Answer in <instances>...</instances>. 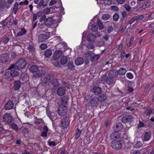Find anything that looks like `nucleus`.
<instances>
[{
  "label": "nucleus",
  "instance_id": "obj_57",
  "mask_svg": "<svg viewBox=\"0 0 154 154\" xmlns=\"http://www.w3.org/2000/svg\"><path fill=\"white\" fill-rule=\"evenodd\" d=\"M40 48L42 50H44L47 48V46L46 44H42L40 45Z\"/></svg>",
  "mask_w": 154,
  "mask_h": 154
},
{
  "label": "nucleus",
  "instance_id": "obj_15",
  "mask_svg": "<svg viewBox=\"0 0 154 154\" xmlns=\"http://www.w3.org/2000/svg\"><path fill=\"white\" fill-rule=\"evenodd\" d=\"M123 128L122 124L121 123H119L115 125L113 129L116 131L119 132L121 131L122 129Z\"/></svg>",
  "mask_w": 154,
  "mask_h": 154
},
{
  "label": "nucleus",
  "instance_id": "obj_10",
  "mask_svg": "<svg viewBox=\"0 0 154 154\" xmlns=\"http://www.w3.org/2000/svg\"><path fill=\"white\" fill-rule=\"evenodd\" d=\"M91 91L94 93L95 95H98L101 93L102 89L99 86H95L93 87L91 89Z\"/></svg>",
  "mask_w": 154,
  "mask_h": 154
},
{
  "label": "nucleus",
  "instance_id": "obj_47",
  "mask_svg": "<svg viewBox=\"0 0 154 154\" xmlns=\"http://www.w3.org/2000/svg\"><path fill=\"white\" fill-rule=\"evenodd\" d=\"M124 6L125 8V10L128 12H130L131 10V7L128 4H125L124 5Z\"/></svg>",
  "mask_w": 154,
  "mask_h": 154
},
{
  "label": "nucleus",
  "instance_id": "obj_53",
  "mask_svg": "<svg viewBox=\"0 0 154 154\" xmlns=\"http://www.w3.org/2000/svg\"><path fill=\"white\" fill-rule=\"evenodd\" d=\"M143 145L142 142L139 141L134 145L135 148H138L140 147Z\"/></svg>",
  "mask_w": 154,
  "mask_h": 154
},
{
  "label": "nucleus",
  "instance_id": "obj_13",
  "mask_svg": "<svg viewBox=\"0 0 154 154\" xmlns=\"http://www.w3.org/2000/svg\"><path fill=\"white\" fill-rule=\"evenodd\" d=\"M69 99V97L67 96H65L63 97H61L60 100L58 102V104L60 105H64L67 103Z\"/></svg>",
  "mask_w": 154,
  "mask_h": 154
},
{
  "label": "nucleus",
  "instance_id": "obj_56",
  "mask_svg": "<svg viewBox=\"0 0 154 154\" xmlns=\"http://www.w3.org/2000/svg\"><path fill=\"white\" fill-rule=\"evenodd\" d=\"M28 49L31 52H34L35 51V47L32 45H29Z\"/></svg>",
  "mask_w": 154,
  "mask_h": 154
},
{
  "label": "nucleus",
  "instance_id": "obj_38",
  "mask_svg": "<svg viewBox=\"0 0 154 154\" xmlns=\"http://www.w3.org/2000/svg\"><path fill=\"white\" fill-rule=\"evenodd\" d=\"M67 69L70 70H72L75 67V66L72 62H69L67 65Z\"/></svg>",
  "mask_w": 154,
  "mask_h": 154
},
{
  "label": "nucleus",
  "instance_id": "obj_58",
  "mask_svg": "<svg viewBox=\"0 0 154 154\" xmlns=\"http://www.w3.org/2000/svg\"><path fill=\"white\" fill-rule=\"evenodd\" d=\"M50 11V9L49 8H46L43 9V12L45 14H48Z\"/></svg>",
  "mask_w": 154,
  "mask_h": 154
},
{
  "label": "nucleus",
  "instance_id": "obj_6",
  "mask_svg": "<svg viewBox=\"0 0 154 154\" xmlns=\"http://www.w3.org/2000/svg\"><path fill=\"white\" fill-rule=\"evenodd\" d=\"M90 104L93 107H96L98 105L100 99L99 97L94 96L91 98Z\"/></svg>",
  "mask_w": 154,
  "mask_h": 154
},
{
  "label": "nucleus",
  "instance_id": "obj_36",
  "mask_svg": "<svg viewBox=\"0 0 154 154\" xmlns=\"http://www.w3.org/2000/svg\"><path fill=\"white\" fill-rule=\"evenodd\" d=\"M91 42L88 41L87 43H86V46L89 49H93L94 48L93 44Z\"/></svg>",
  "mask_w": 154,
  "mask_h": 154
},
{
  "label": "nucleus",
  "instance_id": "obj_32",
  "mask_svg": "<svg viewBox=\"0 0 154 154\" xmlns=\"http://www.w3.org/2000/svg\"><path fill=\"white\" fill-rule=\"evenodd\" d=\"M38 70V67L35 65H33L29 68V71L32 73L36 72Z\"/></svg>",
  "mask_w": 154,
  "mask_h": 154
},
{
  "label": "nucleus",
  "instance_id": "obj_63",
  "mask_svg": "<svg viewBox=\"0 0 154 154\" xmlns=\"http://www.w3.org/2000/svg\"><path fill=\"white\" fill-rule=\"evenodd\" d=\"M111 8L113 10L115 11H117L119 9L116 6H112L111 7Z\"/></svg>",
  "mask_w": 154,
  "mask_h": 154
},
{
  "label": "nucleus",
  "instance_id": "obj_62",
  "mask_svg": "<svg viewBox=\"0 0 154 154\" xmlns=\"http://www.w3.org/2000/svg\"><path fill=\"white\" fill-rule=\"evenodd\" d=\"M152 111L151 110L148 109L145 111V114L146 115L148 116L150 115Z\"/></svg>",
  "mask_w": 154,
  "mask_h": 154
},
{
  "label": "nucleus",
  "instance_id": "obj_12",
  "mask_svg": "<svg viewBox=\"0 0 154 154\" xmlns=\"http://www.w3.org/2000/svg\"><path fill=\"white\" fill-rule=\"evenodd\" d=\"M66 91V90L64 87H60L57 89V93L59 96H62L65 94Z\"/></svg>",
  "mask_w": 154,
  "mask_h": 154
},
{
  "label": "nucleus",
  "instance_id": "obj_35",
  "mask_svg": "<svg viewBox=\"0 0 154 154\" xmlns=\"http://www.w3.org/2000/svg\"><path fill=\"white\" fill-rule=\"evenodd\" d=\"M52 51L48 49L46 50L44 52V55L47 57H50L52 55Z\"/></svg>",
  "mask_w": 154,
  "mask_h": 154
},
{
  "label": "nucleus",
  "instance_id": "obj_20",
  "mask_svg": "<svg viewBox=\"0 0 154 154\" xmlns=\"http://www.w3.org/2000/svg\"><path fill=\"white\" fill-rule=\"evenodd\" d=\"M89 27L93 32H96L98 30V25L97 23H95L91 25L89 24Z\"/></svg>",
  "mask_w": 154,
  "mask_h": 154
},
{
  "label": "nucleus",
  "instance_id": "obj_30",
  "mask_svg": "<svg viewBox=\"0 0 154 154\" xmlns=\"http://www.w3.org/2000/svg\"><path fill=\"white\" fill-rule=\"evenodd\" d=\"M26 32V31L24 28H22L21 31L17 33L16 35V37H21L24 35Z\"/></svg>",
  "mask_w": 154,
  "mask_h": 154
},
{
  "label": "nucleus",
  "instance_id": "obj_1",
  "mask_svg": "<svg viewBox=\"0 0 154 154\" xmlns=\"http://www.w3.org/2000/svg\"><path fill=\"white\" fill-rule=\"evenodd\" d=\"M8 69L10 70V72H6L5 75V78L7 80L10 81L13 79V77L18 76L19 72L16 71L14 64H11Z\"/></svg>",
  "mask_w": 154,
  "mask_h": 154
},
{
  "label": "nucleus",
  "instance_id": "obj_23",
  "mask_svg": "<svg viewBox=\"0 0 154 154\" xmlns=\"http://www.w3.org/2000/svg\"><path fill=\"white\" fill-rule=\"evenodd\" d=\"M21 83L20 81H15L14 82L13 88L15 90H18L21 86Z\"/></svg>",
  "mask_w": 154,
  "mask_h": 154
},
{
  "label": "nucleus",
  "instance_id": "obj_41",
  "mask_svg": "<svg viewBox=\"0 0 154 154\" xmlns=\"http://www.w3.org/2000/svg\"><path fill=\"white\" fill-rule=\"evenodd\" d=\"M82 131L80 130L79 128H77L75 133V138L76 139H77L79 137Z\"/></svg>",
  "mask_w": 154,
  "mask_h": 154
},
{
  "label": "nucleus",
  "instance_id": "obj_46",
  "mask_svg": "<svg viewBox=\"0 0 154 154\" xmlns=\"http://www.w3.org/2000/svg\"><path fill=\"white\" fill-rule=\"evenodd\" d=\"M35 119H36L34 123L36 124H40L43 123V120L42 119H37V117H35Z\"/></svg>",
  "mask_w": 154,
  "mask_h": 154
},
{
  "label": "nucleus",
  "instance_id": "obj_48",
  "mask_svg": "<svg viewBox=\"0 0 154 154\" xmlns=\"http://www.w3.org/2000/svg\"><path fill=\"white\" fill-rule=\"evenodd\" d=\"M6 2L4 1H0V8L3 9L5 7Z\"/></svg>",
  "mask_w": 154,
  "mask_h": 154
},
{
  "label": "nucleus",
  "instance_id": "obj_24",
  "mask_svg": "<svg viewBox=\"0 0 154 154\" xmlns=\"http://www.w3.org/2000/svg\"><path fill=\"white\" fill-rule=\"evenodd\" d=\"M84 62V59L82 57H79L75 60V63L76 65H81L83 64Z\"/></svg>",
  "mask_w": 154,
  "mask_h": 154
},
{
  "label": "nucleus",
  "instance_id": "obj_42",
  "mask_svg": "<svg viewBox=\"0 0 154 154\" xmlns=\"http://www.w3.org/2000/svg\"><path fill=\"white\" fill-rule=\"evenodd\" d=\"M19 130L24 134H26L28 132V128L22 126L19 128Z\"/></svg>",
  "mask_w": 154,
  "mask_h": 154
},
{
  "label": "nucleus",
  "instance_id": "obj_45",
  "mask_svg": "<svg viewBox=\"0 0 154 154\" xmlns=\"http://www.w3.org/2000/svg\"><path fill=\"white\" fill-rule=\"evenodd\" d=\"M100 102H102L106 100V95L103 94L100 96Z\"/></svg>",
  "mask_w": 154,
  "mask_h": 154
},
{
  "label": "nucleus",
  "instance_id": "obj_8",
  "mask_svg": "<svg viewBox=\"0 0 154 154\" xmlns=\"http://www.w3.org/2000/svg\"><path fill=\"white\" fill-rule=\"evenodd\" d=\"M61 125L64 128H67L69 125V121L67 117L63 118L60 121Z\"/></svg>",
  "mask_w": 154,
  "mask_h": 154
},
{
  "label": "nucleus",
  "instance_id": "obj_33",
  "mask_svg": "<svg viewBox=\"0 0 154 154\" xmlns=\"http://www.w3.org/2000/svg\"><path fill=\"white\" fill-rule=\"evenodd\" d=\"M67 62L68 59L66 56H63L61 57L60 63L62 65L66 64Z\"/></svg>",
  "mask_w": 154,
  "mask_h": 154
},
{
  "label": "nucleus",
  "instance_id": "obj_21",
  "mask_svg": "<svg viewBox=\"0 0 154 154\" xmlns=\"http://www.w3.org/2000/svg\"><path fill=\"white\" fill-rule=\"evenodd\" d=\"M48 131V128L45 125L43 128L42 132L41 134V136L43 137H46L47 136V133Z\"/></svg>",
  "mask_w": 154,
  "mask_h": 154
},
{
  "label": "nucleus",
  "instance_id": "obj_29",
  "mask_svg": "<svg viewBox=\"0 0 154 154\" xmlns=\"http://www.w3.org/2000/svg\"><path fill=\"white\" fill-rule=\"evenodd\" d=\"M100 58L99 55H94L91 56L90 57V60L92 62H95L97 61Z\"/></svg>",
  "mask_w": 154,
  "mask_h": 154
},
{
  "label": "nucleus",
  "instance_id": "obj_55",
  "mask_svg": "<svg viewBox=\"0 0 154 154\" xmlns=\"http://www.w3.org/2000/svg\"><path fill=\"white\" fill-rule=\"evenodd\" d=\"M94 55V54L91 51H88L85 54V57H91V56Z\"/></svg>",
  "mask_w": 154,
  "mask_h": 154
},
{
  "label": "nucleus",
  "instance_id": "obj_28",
  "mask_svg": "<svg viewBox=\"0 0 154 154\" xmlns=\"http://www.w3.org/2000/svg\"><path fill=\"white\" fill-rule=\"evenodd\" d=\"M10 128L16 132H18L19 130L18 127L17 125L14 123H11L9 125Z\"/></svg>",
  "mask_w": 154,
  "mask_h": 154
},
{
  "label": "nucleus",
  "instance_id": "obj_60",
  "mask_svg": "<svg viewBox=\"0 0 154 154\" xmlns=\"http://www.w3.org/2000/svg\"><path fill=\"white\" fill-rule=\"evenodd\" d=\"M126 75L127 77L129 79H132L134 77L133 74L131 72L127 73Z\"/></svg>",
  "mask_w": 154,
  "mask_h": 154
},
{
  "label": "nucleus",
  "instance_id": "obj_4",
  "mask_svg": "<svg viewBox=\"0 0 154 154\" xmlns=\"http://www.w3.org/2000/svg\"><path fill=\"white\" fill-rule=\"evenodd\" d=\"M52 74L48 73L41 80V83L43 86H45L48 85L52 78Z\"/></svg>",
  "mask_w": 154,
  "mask_h": 154
},
{
  "label": "nucleus",
  "instance_id": "obj_11",
  "mask_svg": "<svg viewBox=\"0 0 154 154\" xmlns=\"http://www.w3.org/2000/svg\"><path fill=\"white\" fill-rule=\"evenodd\" d=\"M9 59V55L7 53H4L0 55V62L2 63L7 62Z\"/></svg>",
  "mask_w": 154,
  "mask_h": 154
},
{
  "label": "nucleus",
  "instance_id": "obj_54",
  "mask_svg": "<svg viewBox=\"0 0 154 154\" xmlns=\"http://www.w3.org/2000/svg\"><path fill=\"white\" fill-rule=\"evenodd\" d=\"M105 45V42L102 40L100 41L97 42V45L98 46H104Z\"/></svg>",
  "mask_w": 154,
  "mask_h": 154
},
{
  "label": "nucleus",
  "instance_id": "obj_17",
  "mask_svg": "<svg viewBox=\"0 0 154 154\" xmlns=\"http://www.w3.org/2000/svg\"><path fill=\"white\" fill-rule=\"evenodd\" d=\"M132 117V115H125L122 117V120L124 123L128 122L131 121Z\"/></svg>",
  "mask_w": 154,
  "mask_h": 154
},
{
  "label": "nucleus",
  "instance_id": "obj_39",
  "mask_svg": "<svg viewBox=\"0 0 154 154\" xmlns=\"http://www.w3.org/2000/svg\"><path fill=\"white\" fill-rule=\"evenodd\" d=\"M151 4V2L149 1H147L145 2L142 5V8L145 9L149 7Z\"/></svg>",
  "mask_w": 154,
  "mask_h": 154
},
{
  "label": "nucleus",
  "instance_id": "obj_2",
  "mask_svg": "<svg viewBox=\"0 0 154 154\" xmlns=\"http://www.w3.org/2000/svg\"><path fill=\"white\" fill-rule=\"evenodd\" d=\"M26 64L27 62L24 59L22 58L18 60L14 64L16 71L18 72L20 69L25 68Z\"/></svg>",
  "mask_w": 154,
  "mask_h": 154
},
{
  "label": "nucleus",
  "instance_id": "obj_25",
  "mask_svg": "<svg viewBox=\"0 0 154 154\" xmlns=\"http://www.w3.org/2000/svg\"><path fill=\"white\" fill-rule=\"evenodd\" d=\"M45 3V1L43 0H41L36 5V8L38 9L44 8L47 6V4Z\"/></svg>",
  "mask_w": 154,
  "mask_h": 154
},
{
  "label": "nucleus",
  "instance_id": "obj_26",
  "mask_svg": "<svg viewBox=\"0 0 154 154\" xmlns=\"http://www.w3.org/2000/svg\"><path fill=\"white\" fill-rule=\"evenodd\" d=\"M88 41L91 42H94L96 39V36L92 33H89L87 36Z\"/></svg>",
  "mask_w": 154,
  "mask_h": 154
},
{
  "label": "nucleus",
  "instance_id": "obj_51",
  "mask_svg": "<svg viewBox=\"0 0 154 154\" xmlns=\"http://www.w3.org/2000/svg\"><path fill=\"white\" fill-rule=\"evenodd\" d=\"M113 20L115 21H117L119 19V16L117 13L115 14L113 16Z\"/></svg>",
  "mask_w": 154,
  "mask_h": 154
},
{
  "label": "nucleus",
  "instance_id": "obj_27",
  "mask_svg": "<svg viewBox=\"0 0 154 154\" xmlns=\"http://www.w3.org/2000/svg\"><path fill=\"white\" fill-rule=\"evenodd\" d=\"M151 137V133L150 132L146 133L143 136V141H148L150 139Z\"/></svg>",
  "mask_w": 154,
  "mask_h": 154
},
{
  "label": "nucleus",
  "instance_id": "obj_52",
  "mask_svg": "<svg viewBox=\"0 0 154 154\" xmlns=\"http://www.w3.org/2000/svg\"><path fill=\"white\" fill-rule=\"evenodd\" d=\"M97 25L99 26V28L101 29H102L103 28V26L102 22L98 19H97Z\"/></svg>",
  "mask_w": 154,
  "mask_h": 154
},
{
  "label": "nucleus",
  "instance_id": "obj_9",
  "mask_svg": "<svg viewBox=\"0 0 154 154\" xmlns=\"http://www.w3.org/2000/svg\"><path fill=\"white\" fill-rule=\"evenodd\" d=\"M11 114L10 113H5L3 116V120L7 122H11L12 120V117L11 116Z\"/></svg>",
  "mask_w": 154,
  "mask_h": 154
},
{
  "label": "nucleus",
  "instance_id": "obj_19",
  "mask_svg": "<svg viewBox=\"0 0 154 154\" xmlns=\"http://www.w3.org/2000/svg\"><path fill=\"white\" fill-rule=\"evenodd\" d=\"M54 23L53 19L51 17L47 18L44 22L45 25L47 26H49L52 25Z\"/></svg>",
  "mask_w": 154,
  "mask_h": 154
},
{
  "label": "nucleus",
  "instance_id": "obj_14",
  "mask_svg": "<svg viewBox=\"0 0 154 154\" xmlns=\"http://www.w3.org/2000/svg\"><path fill=\"white\" fill-rule=\"evenodd\" d=\"M14 105V103L11 100L8 101L5 104V109L6 110H9L12 109Z\"/></svg>",
  "mask_w": 154,
  "mask_h": 154
},
{
  "label": "nucleus",
  "instance_id": "obj_40",
  "mask_svg": "<svg viewBox=\"0 0 154 154\" xmlns=\"http://www.w3.org/2000/svg\"><path fill=\"white\" fill-rule=\"evenodd\" d=\"M114 83L115 81L112 78L111 79H106V84L109 85H110L112 86Z\"/></svg>",
  "mask_w": 154,
  "mask_h": 154
},
{
  "label": "nucleus",
  "instance_id": "obj_31",
  "mask_svg": "<svg viewBox=\"0 0 154 154\" xmlns=\"http://www.w3.org/2000/svg\"><path fill=\"white\" fill-rule=\"evenodd\" d=\"M36 72L35 75V77L36 78L42 77L44 75V72L42 70H38Z\"/></svg>",
  "mask_w": 154,
  "mask_h": 154
},
{
  "label": "nucleus",
  "instance_id": "obj_3",
  "mask_svg": "<svg viewBox=\"0 0 154 154\" xmlns=\"http://www.w3.org/2000/svg\"><path fill=\"white\" fill-rule=\"evenodd\" d=\"M58 109V113L60 115L64 116L66 115L67 112V109L66 106L59 105Z\"/></svg>",
  "mask_w": 154,
  "mask_h": 154
},
{
  "label": "nucleus",
  "instance_id": "obj_5",
  "mask_svg": "<svg viewBox=\"0 0 154 154\" xmlns=\"http://www.w3.org/2000/svg\"><path fill=\"white\" fill-rule=\"evenodd\" d=\"M50 37V32H46L45 34H41L38 37L39 42H42L48 39Z\"/></svg>",
  "mask_w": 154,
  "mask_h": 154
},
{
  "label": "nucleus",
  "instance_id": "obj_7",
  "mask_svg": "<svg viewBox=\"0 0 154 154\" xmlns=\"http://www.w3.org/2000/svg\"><path fill=\"white\" fill-rule=\"evenodd\" d=\"M111 143L112 147L117 150H119L122 148V145L121 141H112Z\"/></svg>",
  "mask_w": 154,
  "mask_h": 154
},
{
  "label": "nucleus",
  "instance_id": "obj_18",
  "mask_svg": "<svg viewBox=\"0 0 154 154\" xmlns=\"http://www.w3.org/2000/svg\"><path fill=\"white\" fill-rule=\"evenodd\" d=\"M118 75V70L116 69H112L110 70L109 73V76L110 78L116 77Z\"/></svg>",
  "mask_w": 154,
  "mask_h": 154
},
{
  "label": "nucleus",
  "instance_id": "obj_64",
  "mask_svg": "<svg viewBox=\"0 0 154 154\" xmlns=\"http://www.w3.org/2000/svg\"><path fill=\"white\" fill-rule=\"evenodd\" d=\"M57 2L56 0H51L50 2L49 5L50 6H52L56 4Z\"/></svg>",
  "mask_w": 154,
  "mask_h": 154
},
{
  "label": "nucleus",
  "instance_id": "obj_37",
  "mask_svg": "<svg viewBox=\"0 0 154 154\" xmlns=\"http://www.w3.org/2000/svg\"><path fill=\"white\" fill-rule=\"evenodd\" d=\"M51 84L54 87H57L59 85L58 80L56 79H52L51 82Z\"/></svg>",
  "mask_w": 154,
  "mask_h": 154
},
{
  "label": "nucleus",
  "instance_id": "obj_34",
  "mask_svg": "<svg viewBox=\"0 0 154 154\" xmlns=\"http://www.w3.org/2000/svg\"><path fill=\"white\" fill-rule=\"evenodd\" d=\"M126 72V69L123 68H120V69L118 70V73L121 75H123L125 74Z\"/></svg>",
  "mask_w": 154,
  "mask_h": 154
},
{
  "label": "nucleus",
  "instance_id": "obj_49",
  "mask_svg": "<svg viewBox=\"0 0 154 154\" xmlns=\"http://www.w3.org/2000/svg\"><path fill=\"white\" fill-rule=\"evenodd\" d=\"M18 6L19 4L17 3H15L14 5L13 10L14 11V14H16L18 10Z\"/></svg>",
  "mask_w": 154,
  "mask_h": 154
},
{
  "label": "nucleus",
  "instance_id": "obj_22",
  "mask_svg": "<svg viewBox=\"0 0 154 154\" xmlns=\"http://www.w3.org/2000/svg\"><path fill=\"white\" fill-rule=\"evenodd\" d=\"M120 134L118 131H115L111 133L110 136V138L112 140H114L119 138Z\"/></svg>",
  "mask_w": 154,
  "mask_h": 154
},
{
  "label": "nucleus",
  "instance_id": "obj_59",
  "mask_svg": "<svg viewBox=\"0 0 154 154\" xmlns=\"http://www.w3.org/2000/svg\"><path fill=\"white\" fill-rule=\"evenodd\" d=\"M63 85L65 86L67 88L69 89L70 88V85L67 82H63Z\"/></svg>",
  "mask_w": 154,
  "mask_h": 154
},
{
  "label": "nucleus",
  "instance_id": "obj_44",
  "mask_svg": "<svg viewBox=\"0 0 154 154\" xmlns=\"http://www.w3.org/2000/svg\"><path fill=\"white\" fill-rule=\"evenodd\" d=\"M2 27L3 28H4L8 24V18H7L4 20L2 21Z\"/></svg>",
  "mask_w": 154,
  "mask_h": 154
},
{
  "label": "nucleus",
  "instance_id": "obj_43",
  "mask_svg": "<svg viewBox=\"0 0 154 154\" xmlns=\"http://www.w3.org/2000/svg\"><path fill=\"white\" fill-rule=\"evenodd\" d=\"M56 116L55 113L52 112L49 115V117L51 120L53 121L56 119L57 117Z\"/></svg>",
  "mask_w": 154,
  "mask_h": 154
},
{
  "label": "nucleus",
  "instance_id": "obj_50",
  "mask_svg": "<svg viewBox=\"0 0 154 154\" xmlns=\"http://www.w3.org/2000/svg\"><path fill=\"white\" fill-rule=\"evenodd\" d=\"M135 17L136 21H139L143 19L144 17L142 15H139Z\"/></svg>",
  "mask_w": 154,
  "mask_h": 154
},
{
  "label": "nucleus",
  "instance_id": "obj_16",
  "mask_svg": "<svg viewBox=\"0 0 154 154\" xmlns=\"http://www.w3.org/2000/svg\"><path fill=\"white\" fill-rule=\"evenodd\" d=\"M62 54L63 52L61 50L55 51L53 55L54 59L56 60L59 58L62 55Z\"/></svg>",
  "mask_w": 154,
  "mask_h": 154
},
{
  "label": "nucleus",
  "instance_id": "obj_61",
  "mask_svg": "<svg viewBox=\"0 0 154 154\" xmlns=\"http://www.w3.org/2000/svg\"><path fill=\"white\" fill-rule=\"evenodd\" d=\"M11 57L12 58H15L18 55L14 51H12L11 53Z\"/></svg>",
  "mask_w": 154,
  "mask_h": 154
}]
</instances>
